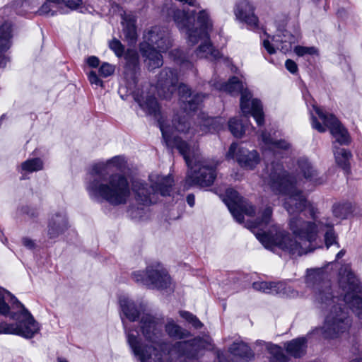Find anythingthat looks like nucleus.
I'll return each instance as SVG.
<instances>
[{"label": "nucleus", "instance_id": "473e14b6", "mask_svg": "<svg viewBox=\"0 0 362 362\" xmlns=\"http://www.w3.org/2000/svg\"><path fill=\"white\" fill-rule=\"evenodd\" d=\"M334 154L337 164L347 171L349 168V160L352 156L351 152L344 148L334 147Z\"/></svg>", "mask_w": 362, "mask_h": 362}, {"label": "nucleus", "instance_id": "2f4dec72", "mask_svg": "<svg viewBox=\"0 0 362 362\" xmlns=\"http://www.w3.org/2000/svg\"><path fill=\"white\" fill-rule=\"evenodd\" d=\"M334 216L341 220L346 219L353 212V206L351 203H339L332 207Z\"/></svg>", "mask_w": 362, "mask_h": 362}, {"label": "nucleus", "instance_id": "58836bf2", "mask_svg": "<svg viewBox=\"0 0 362 362\" xmlns=\"http://www.w3.org/2000/svg\"><path fill=\"white\" fill-rule=\"evenodd\" d=\"M49 2L60 4H64L71 9H76L82 4L83 0H47Z\"/></svg>", "mask_w": 362, "mask_h": 362}, {"label": "nucleus", "instance_id": "6e6d98bb", "mask_svg": "<svg viewBox=\"0 0 362 362\" xmlns=\"http://www.w3.org/2000/svg\"><path fill=\"white\" fill-rule=\"evenodd\" d=\"M221 354L220 352H218L217 356L220 362H223L221 359Z\"/></svg>", "mask_w": 362, "mask_h": 362}, {"label": "nucleus", "instance_id": "f03ea898", "mask_svg": "<svg viewBox=\"0 0 362 362\" xmlns=\"http://www.w3.org/2000/svg\"><path fill=\"white\" fill-rule=\"evenodd\" d=\"M172 122L173 125L170 126L158 120L159 127L167 146L176 148L190 169L186 177V185L201 187L212 185L216 177V168L218 163L200 158L197 146L186 141H189L194 133L189 129L185 117H175Z\"/></svg>", "mask_w": 362, "mask_h": 362}, {"label": "nucleus", "instance_id": "c85d7f7f", "mask_svg": "<svg viewBox=\"0 0 362 362\" xmlns=\"http://www.w3.org/2000/svg\"><path fill=\"white\" fill-rule=\"evenodd\" d=\"M136 100L140 107L148 114L156 116L159 112V105L154 97L141 95V98Z\"/></svg>", "mask_w": 362, "mask_h": 362}, {"label": "nucleus", "instance_id": "4c0bfd02", "mask_svg": "<svg viewBox=\"0 0 362 362\" xmlns=\"http://www.w3.org/2000/svg\"><path fill=\"white\" fill-rule=\"evenodd\" d=\"M294 52L299 57H303L305 54L313 55L317 53V50L314 47H303L296 46Z\"/></svg>", "mask_w": 362, "mask_h": 362}, {"label": "nucleus", "instance_id": "9d476101", "mask_svg": "<svg viewBox=\"0 0 362 362\" xmlns=\"http://www.w3.org/2000/svg\"><path fill=\"white\" fill-rule=\"evenodd\" d=\"M216 88L232 95L240 93V106L243 115L248 117L251 115L258 125L264 124V113L261 102L252 98V93L244 88L243 84L237 77H232L228 83L217 86Z\"/></svg>", "mask_w": 362, "mask_h": 362}, {"label": "nucleus", "instance_id": "6ab92c4d", "mask_svg": "<svg viewBox=\"0 0 362 362\" xmlns=\"http://www.w3.org/2000/svg\"><path fill=\"white\" fill-rule=\"evenodd\" d=\"M69 224L64 212H56L50 215L48 219L47 235L49 239H55L63 234Z\"/></svg>", "mask_w": 362, "mask_h": 362}, {"label": "nucleus", "instance_id": "f704fd0d", "mask_svg": "<svg viewBox=\"0 0 362 362\" xmlns=\"http://www.w3.org/2000/svg\"><path fill=\"white\" fill-rule=\"evenodd\" d=\"M43 168V163L40 158L28 159L21 164V169L28 173L41 170Z\"/></svg>", "mask_w": 362, "mask_h": 362}, {"label": "nucleus", "instance_id": "cd10ccee", "mask_svg": "<svg viewBox=\"0 0 362 362\" xmlns=\"http://www.w3.org/2000/svg\"><path fill=\"white\" fill-rule=\"evenodd\" d=\"M305 338H297L287 343L286 351L289 354L294 357H300L305 352Z\"/></svg>", "mask_w": 362, "mask_h": 362}, {"label": "nucleus", "instance_id": "dca6fc26", "mask_svg": "<svg viewBox=\"0 0 362 362\" xmlns=\"http://www.w3.org/2000/svg\"><path fill=\"white\" fill-rule=\"evenodd\" d=\"M223 202L238 223L243 221V214L248 216H252L255 214L253 206L240 197L238 192L233 189H228L226 191Z\"/></svg>", "mask_w": 362, "mask_h": 362}, {"label": "nucleus", "instance_id": "79ce46f5", "mask_svg": "<svg viewBox=\"0 0 362 362\" xmlns=\"http://www.w3.org/2000/svg\"><path fill=\"white\" fill-rule=\"evenodd\" d=\"M278 294L288 298H297L299 296V293L297 291H295L290 286H287L285 283H284V289L280 291Z\"/></svg>", "mask_w": 362, "mask_h": 362}, {"label": "nucleus", "instance_id": "de8ad7c7", "mask_svg": "<svg viewBox=\"0 0 362 362\" xmlns=\"http://www.w3.org/2000/svg\"><path fill=\"white\" fill-rule=\"evenodd\" d=\"M263 46L269 54H272L276 52L274 47L270 43V42L268 40H264L263 41Z\"/></svg>", "mask_w": 362, "mask_h": 362}, {"label": "nucleus", "instance_id": "c9c22d12", "mask_svg": "<svg viewBox=\"0 0 362 362\" xmlns=\"http://www.w3.org/2000/svg\"><path fill=\"white\" fill-rule=\"evenodd\" d=\"M229 129L235 137H241L246 131V127L236 119H231L228 122Z\"/></svg>", "mask_w": 362, "mask_h": 362}, {"label": "nucleus", "instance_id": "ea45409f", "mask_svg": "<svg viewBox=\"0 0 362 362\" xmlns=\"http://www.w3.org/2000/svg\"><path fill=\"white\" fill-rule=\"evenodd\" d=\"M115 67L109 63L104 62L102 64L99 69L100 75L103 77H108L112 75L115 72Z\"/></svg>", "mask_w": 362, "mask_h": 362}, {"label": "nucleus", "instance_id": "f8f14e48", "mask_svg": "<svg viewBox=\"0 0 362 362\" xmlns=\"http://www.w3.org/2000/svg\"><path fill=\"white\" fill-rule=\"evenodd\" d=\"M343 300L356 315L362 319V286L354 274L346 269L340 272L339 280Z\"/></svg>", "mask_w": 362, "mask_h": 362}, {"label": "nucleus", "instance_id": "37998d69", "mask_svg": "<svg viewBox=\"0 0 362 362\" xmlns=\"http://www.w3.org/2000/svg\"><path fill=\"white\" fill-rule=\"evenodd\" d=\"M88 80L92 85L103 87V82L99 78L97 74L94 71H91L88 74Z\"/></svg>", "mask_w": 362, "mask_h": 362}, {"label": "nucleus", "instance_id": "7ed1b4c3", "mask_svg": "<svg viewBox=\"0 0 362 362\" xmlns=\"http://www.w3.org/2000/svg\"><path fill=\"white\" fill-rule=\"evenodd\" d=\"M306 284L313 291V302L316 308L327 312L323 326L320 329L325 339L338 337L348 330L351 320L348 313L336 303L331 291L330 282L325 280V272L320 269L308 270Z\"/></svg>", "mask_w": 362, "mask_h": 362}, {"label": "nucleus", "instance_id": "f257e3e1", "mask_svg": "<svg viewBox=\"0 0 362 362\" xmlns=\"http://www.w3.org/2000/svg\"><path fill=\"white\" fill-rule=\"evenodd\" d=\"M263 179L272 191L286 196L284 206L290 216L289 228L295 235L293 239L288 233L281 231L277 226L272 224V209L267 207L255 221L247 226L266 248L272 250L278 247L299 256L307 254L315 250L314 242L324 227L328 228L325 235L326 247L329 248L335 244L339 247L337 235L332 229L333 223L328 219L317 221L314 216V221H305L300 216L307 206V200L299 189L300 180L298 181L288 174L279 163L267 166Z\"/></svg>", "mask_w": 362, "mask_h": 362}, {"label": "nucleus", "instance_id": "423d86ee", "mask_svg": "<svg viewBox=\"0 0 362 362\" xmlns=\"http://www.w3.org/2000/svg\"><path fill=\"white\" fill-rule=\"evenodd\" d=\"M127 330V341L134 356L140 362H163V352L167 349L168 344L162 339L163 321L150 314H143L140 327L145 339L151 344L144 346L141 344L138 335Z\"/></svg>", "mask_w": 362, "mask_h": 362}, {"label": "nucleus", "instance_id": "5701e85b", "mask_svg": "<svg viewBox=\"0 0 362 362\" xmlns=\"http://www.w3.org/2000/svg\"><path fill=\"white\" fill-rule=\"evenodd\" d=\"M259 140H261L264 147L267 149L276 152L279 149L287 150L291 145L285 140H274L269 133L264 131L259 136Z\"/></svg>", "mask_w": 362, "mask_h": 362}, {"label": "nucleus", "instance_id": "4468645a", "mask_svg": "<svg viewBox=\"0 0 362 362\" xmlns=\"http://www.w3.org/2000/svg\"><path fill=\"white\" fill-rule=\"evenodd\" d=\"M212 348V340L209 337L206 338L195 337L190 340L176 342L170 351V354L187 359H199L203 356L204 350Z\"/></svg>", "mask_w": 362, "mask_h": 362}, {"label": "nucleus", "instance_id": "72a5a7b5", "mask_svg": "<svg viewBox=\"0 0 362 362\" xmlns=\"http://www.w3.org/2000/svg\"><path fill=\"white\" fill-rule=\"evenodd\" d=\"M170 54L173 57V60L183 69H190L193 67L192 62L182 50L174 49L171 51Z\"/></svg>", "mask_w": 362, "mask_h": 362}, {"label": "nucleus", "instance_id": "09e8293b", "mask_svg": "<svg viewBox=\"0 0 362 362\" xmlns=\"http://www.w3.org/2000/svg\"><path fill=\"white\" fill-rule=\"evenodd\" d=\"M40 13L43 14H48L51 11L49 4L48 3L44 4L40 8Z\"/></svg>", "mask_w": 362, "mask_h": 362}, {"label": "nucleus", "instance_id": "8fccbe9b", "mask_svg": "<svg viewBox=\"0 0 362 362\" xmlns=\"http://www.w3.org/2000/svg\"><path fill=\"white\" fill-rule=\"evenodd\" d=\"M25 213L28 214L30 217L34 218L38 216L39 213L35 209H31L27 207L25 210Z\"/></svg>", "mask_w": 362, "mask_h": 362}, {"label": "nucleus", "instance_id": "a211bd4d", "mask_svg": "<svg viewBox=\"0 0 362 362\" xmlns=\"http://www.w3.org/2000/svg\"><path fill=\"white\" fill-rule=\"evenodd\" d=\"M296 171L298 175H301L305 180L313 185H322L325 182L324 176L320 175L319 172L307 158L303 157L298 159Z\"/></svg>", "mask_w": 362, "mask_h": 362}, {"label": "nucleus", "instance_id": "b1692460", "mask_svg": "<svg viewBox=\"0 0 362 362\" xmlns=\"http://www.w3.org/2000/svg\"><path fill=\"white\" fill-rule=\"evenodd\" d=\"M125 74L131 78H134L139 69V54L136 50L128 49L125 53Z\"/></svg>", "mask_w": 362, "mask_h": 362}, {"label": "nucleus", "instance_id": "20e7f679", "mask_svg": "<svg viewBox=\"0 0 362 362\" xmlns=\"http://www.w3.org/2000/svg\"><path fill=\"white\" fill-rule=\"evenodd\" d=\"M119 157H114L107 163L92 166L88 173L86 189L90 197L95 201H106L112 206L127 203L131 195L129 183L123 174H110L109 166L116 164Z\"/></svg>", "mask_w": 362, "mask_h": 362}, {"label": "nucleus", "instance_id": "1a4fd4ad", "mask_svg": "<svg viewBox=\"0 0 362 362\" xmlns=\"http://www.w3.org/2000/svg\"><path fill=\"white\" fill-rule=\"evenodd\" d=\"M144 42L140 49L149 70H153L163 65L160 52L167 51L172 46V40L168 28L160 26L152 27L144 35Z\"/></svg>", "mask_w": 362, "mask_h": 362}, {"label": "nucleus", "instance_id": "bb28decb", "mask_svg": "<svg viewBox=\"0 0 362 362\" xmlns=\"http://www.w3.org/2000/svg\"><path fill=\"white\" fill-rule=\"evenodd\" d=\"M11 25L8 23H5L0 26V57L11 47Z\"/></svg>", "mask_w": 362, "mask_h": 362}, {"label": "nucleus", "instance_id": "a19ab883", "mask_svg": "<svg viewBox=\"0 0 362 362\" xmlns=\"http://www.w3.org/2000/svg\"><path fill=\"white\" fill-rule=\"evenodd\" d=\"M109 46H110V48L115 52V54L117 57H120L123 55L124 47L118 40H116V39L112 40L110 42Z\"/></svg>", "mask_w": 362, "mask_h": 362}, {"label": "nucleus", "instance_id": "5fc2aeb1", "mask_svg": "<svg viewBox=\"0 0 362 362\" xmlns=\"http://www.w3.org/2000/svg\"><path fill=\"white\" fill-rule=\"evenodd\" d=\"M350 362H362V358H355V359L351 361Z\"/></svg>", "mask_w": 362, "mask_h": 362}, {"label": "nucleus", "instance_id": "864d4df0", "mask_svg": "<svg viewBox=\"0 0 362 362\" xmlns=\"http://www.w3.org/2000/svg\"><path fill=\"white\" fill-rule=\"evenodd\" d=\"M345 254V250H341V251H339L337 254V259H340Z\"/></svg>", "mask_w": 362, "mask_h": 362}, {"label": "nucleus", "instance_id": "2eb2a0df", "mask_svg": "<svg viewBox=\"0 0 362 362\" xmlns=\"http://www.w3.org/2000/svg\"><path fill=\"white\" fill-rule=\"evenodd\" d=\"M315 112L323 122L322 125L315 117H312V126L319 132H325L327 127L332 135L335 138L336 141L341 145L348 144L349 143V136L347 131L342 127L339 120L332 114L325 113L318 107H315Z\"/></svg>", "mask_w": 362, "mask_h": 362}, {"label": "nucleus", "instance_id": "e433bc0d", "mask_svg": "<svg viewBox=\"0 0 362 362\" xmlns=\"http://www.w3.org/2000/svg\"><path fill=\"white\" fill-rule=\"evenodd\" d=\"M180 315L187 322L191 323L192 326L196 329H200L203 326V324L195 315L187 311H180Z\"/></svg>", "mask_w": 362, "mask_h": 362}, {"label": "nucleus", "instance_id": "39448f33", "mask_svg": "<svg viewBox=\"0 0 362 362\" xmlns=\"http://www.w3.org/2000/svg\"><path fill=\"white\" fill-rule=\"evenodd\" d=\"M192 13L176 9L173 11V20L181 32L185 33L189 45H200L195 50L198 58H206L209 60H216L221 57L220 52L215 49L211 42L209 33L212 30V23L206 10L200 11L194 27L192 25Z\"/></svg>", "mask_w": 362, "mask_h": 362}, {"label": "nucleus", "instance_id": "6e6552de", "mask_svg": "<svg viewBox=\"0 0 362 362\" xmlns=\"http://www.w3.org/2000/svg\"><path fill=\"white\" fill-rule=\"evenodd\" d=\"M177 73L170 69H163L159 73L156 84L158 95L162 99L170 100L177 89L182 108L187 112L197 110L204 100L205 95L193 93L185 84H180L177 87Z\"/></svg>", "mask_w": 362, "mask_h": 362}, {"label": "nucleus", "instance_id": "49530a36", "mask_svg": "<svg viewBox=\"0 0 362 362\" xmlns=\"http://www.w3.org/2000/svg\"><path fill=\"white\" fill-rule=\"evenodd\" d=\"M23 245L26 247L27 248L30 250H33L35 247V243L34 240L28 238H23L22 239Z\"/></svg>", "mask_w": 362, "mask_h": 362}, {"label": "nucleus", "instance_id": "412c9836", "mask_svg": "<svg viewBox=\"0 0 362 362\" xmlns=\"http://www.w3.org/2000/svg\"><path fill=\"white\" fill-rule=\"evenodd\" d=\"M120 16L125 39L130 44L135 43L137 37L135 16L132 13H127L125 11H122Z\"/></svg>", "mask_w": 362, "mask_h": 362}, {"label": "nucleus", "instance_id": "f3484780", "mask_svg": "<svg viewBox=\"0 0 362 362\" xmlns=\"http://www.w3.org/2000/svg\"><path fill=\"white\" fill-rule=\"evenodd\" d=\"M228 158H235L239 165L246 169L254 168L259 162V156L257 151L248 149L238 146L235 143H233L227 153Z\"/></svg>", "mask_w": 362, "mask_h": 362}, {"label": "nucleus", "instance_id": "c756f323", "mask_svg": "<svg viewBox=\"0 0 362 362\" xmlns=\"http://www.w3.org/2000/svg\"><path fill=\"white\" fill-rule=\"evenodd\" d=\"M257 345H264L271 355V362H286V356L284 355L282 349L270 343H266L263 341H257Z\"/></svg>", "mask_w": 362, "mask_h": 362}, {"label": "nucleus", "instance_id": "3c124183", "mask_svg": "<svg viewBox=\"0 0 362 362\" xmlns=\"http://www.w3.org/2000/svg\"><path fill=\"white\" fill-rule=\"evenodd\" d=\"M194 200H195V199H194V196L193 194H190L187 195V202L191 207L194 206V203H195Z\"/></svg>", "mask_w": 362, "mask_h": 362}, {"label": "nucleus", "instance_id": "a878e982", "mask_svg": "<svg viewBox=\"0 0 362 362\" xmlns=\"http://www.w3.org/2000/svg\"><path fill=\"white\" fill-rule=\"evenodd\" d=\"M252 288L256 291L266 293L277 294L284 289V282L257 281L252 284Z\"/></svg>", "mask_w": 362, "mask_h": 362}, {"label": "nucleus", "instance_id": "c03bdc74", "mask_svg": "<svg viewBox=\"0 0 362 362\" xmlns=\"http://www.w3.org/2000/svg\"><path fill=\"white\" fill-rule=\"evenodd\" d=\"M285 66L287 70L292 74H295L298 71V66L296 63L291 59H287L285 62Z\"/></svg>", "mask_w": 362, "mask_h": 362}, {"label": "nucleus", "instance_id": "603ef678", "mask_svg": "<svg viewBox=\"0 0 362 362\" xmlns=\"http://www.w3.org/2000/svg\"><path fill=\"white\" fill-rule=\"evenodd\" d=\"M276 48L281 49V51H282L283 52H286L291 49V44L286 43L284 45H282L281 47L276 45Z\"/></svg>", "mask_w": 362, "mask_h": 362}, {"label": "nucleus", "instance_id": "4d7b16f0", "mask_svg": "<svg viewBox=\"0 0 362 362\" xmlns=\"http://www.w3.org/2000/svg\"><path fill=\"white\" fill-rule=\"evenodd\" d=\"M58 362H68V361L65 359L58 358Z\"/></svg>", "mask_w": 362, "mask_h": 362}, {"label": "nucleus", "instance_id": "0eeeda50", "mask_svg": "<svg viewBox=\"0 0 362 362\" xmlns=\"http://www.w3.org/2000/svg\"><path fill=\"white\" fill-rule=\"evenodd\" d=\"M10 293L0 287V334H16L25 338H32L40 327L30 313L16 298L13 303L18 312L9 313L10 308L5 301L6 295Z\"/></svg>", "mask_w": 362, "mask_h": 362}, {"label": "nucleus", "instance_id": "393cba45", "mask_svg": "<svg viewBox=\"0 0 362 362\" xmlns=\"http://www.w3.org/2000/svg\"><path fill=\"white\" fill-rule=\"evenodd\" d=\"M229 351L235 356H238L243 361L250 360L254 354L251 349L243 341L234 342L229 348Z\"/></svg>", "mask_w": 362, "mask_h": 362}, {"label": "nucleus", "instance_id": "ddd939ff", "mask_svg": "<svg viewBox=\"0 0 362 362\" xmlns=\"http://www.w3.org/2000/svg\"><path fill=\"white\" fill-rule=\"evenodd\" d=\"M132 278L135 281L153 288H165L171 283L168 272L160 264L148 266L145 272H133Z\"/></svg>", "mask_w": 362, "mask_h": 362}, {"label": "nucleus", "instance_id": "9b49d317", "mask_svg": "<svg viewBox=\"0 0 362 362\" xmlns=\"http://www.w3.org/2000/svg\"><path fill=\"white\" fill-rule=\"evenodd\" d=\"M149 180L150 187H147L146 184L140 181H134L132 184V189L136 195V199L141 204L148 205L156 203L158 194L163 197L170 195L173 185L171 176L151 174Z\"/></svg>", "mask_w": 362, "mask_h": 362}, {"label": "nucleus", "instance_id": "aec40b11", "mask_svg": "<svg viewBox=\"0 0 362 362\" xmlns=\"http://www.w3.org/2000/svg\"><path fill=\"white\" fill-rule=\"evenodd\" d=\"M235 15L239 21L245 23L251 29L257 26L258 19L254 14L252 6L247 0H240L234 10Z\"/></svg>", "mask_w": 362, "mask_h": 362}, {"label": "nucleus", "instance_id": "a18cd8bd", "mask_svg": "<svg viewBox=\"0 0 362 362\" xmlns=\"http://www.w3.org/2000/svg\"><path fill=\"white\" fill-rule=\"evenodd\" d=\"M87 64L91 66V67H93V68H95L97 67L99 64H100V60L98 57H95V56H91V57H89L87 60Z\"/></svg>", "mask_w": 362, "mask_h": 362}, {"label": "nucleus", "instance_id": "4be33fe9", "mask_svg": "<svg viewBox=\"0 0 362 362\" xmlns=\"http://www.w3.org/2000/svg\"><path fill=\"white\" fill-rule=\"evenodd\" d=\"M119 305L123 314L127 319L132 322L138 318L142 310L141 305H136L133 300L125 296L119 298Z\"/></svg>", "mask_w": 362, "mask_h": 362}, {"label": "nucleus", "instance_id": "7c9ffc66", "mask_svg": "<svg viewBox=\"0 0 362 362\" xmlns=\"http://www.w3.org/2000/svg\"><path fill=\"white\" fill-rule=\"evenodd\" d=\"M167 334L173 338L185 339L190 336V332L182 329L180 325L175 324L173 320H169L165 325Z\"/></svg>", "mask_w": 362, "mask_h": 362}]
</instances>
